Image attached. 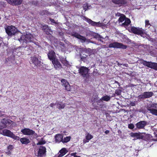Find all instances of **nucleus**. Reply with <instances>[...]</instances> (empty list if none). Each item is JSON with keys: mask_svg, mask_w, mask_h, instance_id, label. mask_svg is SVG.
Instances as JSON below:
<instances>
[{"mask_svg": "<svg viewBox=\"0 0 157 157\" xmlns=\"http://www.w3.org/2000/svg\"><path fill=\"white\" fill-rule=\"evenodd\" d=\"M121 90L120 89H117L115 90V93L118 95H119L121 94Z\"/></svg>", "mask_w": 157, "mask_h": 157, "instance_id": "37", "label": "nucleus"}, {"mask_svg": "<svg viewBox=\"0 0 157 157\" xmlns=\"http://www.w3.org/2000/svg\"><path fill=\"white\" fill-rule=\"evenodd\" d=\"M121 132L120 130H119V131H118V132Z\"/></svg>", "mask_w": 157, "mask_h": 157, "instance_id": "56", "label": "nucleus"}, {"mask_svg": "<svg viewBox=\"0 0 157 157\" xmlns=\"http://www.w3.org/2000/svg\"><path fill=\"white\" fill-rule=\"evenodd\" d=\"M31 64H33L34 65L37 67L41 65V62L39 60L38 58L35 56H31L30 59Z\"/></svg>", "mask_w": 157, "mask_h": 157, "instance_id": "12", "label": "nucleus"}, {"mask_svg": "<svg viewBox=\"0 0 157 157\" xmlns=\"http://www.w3.org/2000/svg\"><path fill=\"white\" fill-rule=\"evenodd\" d=\"M147 124V122L146 121H142L137 122L135 125L138 129H144V127Z\"/></svg>", "mask_w": 157, "mask_h": 157, "instance_id": "14", "label": "nucleus"}, {"mask_svg": "<svg viewBox=\"0 0 157 157\" xmlns=\"http://www.w3.org/2000/svg\"><path fill=\"white\" fill-rule=\"evenodd\" d=\"M74 157H80V156L76 155H75V156Z\"/></svg>", "mask_w": 157, "mask_h": 157, "instance_id": "55", "label": "nucleus"}, {"mask_svg": "<svg viewBox=\"0 0 157 157\" xmlns=\"http://www.w3.org/2000/svg\"><path fill=\"white\" fill-rule=\"evenodd\" d=\"M134 127L135 126L134 124L132 123L128 124V128L131 129H133L134 128Z\"/></svg>", "mask_w": 157, "mask_h": 157, "instance_id": "39", "label": "nucleus"}, {"mask_svg": "<svg viewBox=\"0 0 157 157\" xmlns=\"http://www.w3.org/2000/svg\"><path fill=\"white\" fill-rule=\"evenodd\" d=\"M21 132L24 135L29 136L37 135L34 131L29 128H25L22 129L21 130Z\"/></svg>", "mask_w": 157, "mask_h": 157, "instance_id": "7", "label": "nucleus"}, {"mask_svg": "<svg viewBox=\"0 0 157 157\" xmlns=\"http://www.w3.org/2000/svg\"><path fill=\"white\" fill-rule=\"evenodd\" d=\"M88 7L87 6L86 7H84V9L85 10V11H86L87 9H88Z\"/></svg>", "mask_w": 157, "mask_h": 157, "instance_id": "54", "label": "nucleus"}, {"mask_svg": "<svg viewBox=\"0 0 157 157\" xmlns=\"http://www.w3.org/2000/svg\"><path fill=\"white\" fill-rule=\"evenodd\" d=\"M4 128H5V127L3 126V124L1 121L0 122V130Z\"/></svg>", "mask_w": 157, "mask_h": 157, "instance_id": "43", "label": "nucleus"}, {"mask_svg": "<svg viewBox=\"0 0 157 157\" xmlns=\"http://www.w3.org/2000/svg\"><path fill=\"white\" fill-rule=\"evenodd\" d=\"M145 23L146 27H148L149 25H151L149 23V21L148 20H146Z\"/></svg>", "mask_w": 157, "mask_h": 157, "instance_id": "40", "label": "nucleus"}, {"mask_svg": "<svg viewBox=\"0 0 157 157\" xmlns=\"http://www.w3.org/2000/svg\"><path fill=\"white\" fill-rule=\"evenodd\" d=\"M27 49H29V50H30L31 51H33V47L31 46H30L29 47V48H27Z\"/></svg>", "mask_w": 157, "mask_h": 157, "instance_id": "47", "label": "nucleus"}, {"mask_svg": "<svg viewBox=\"0 0 157 157\" xmlns=\"http://www.w3.org/2000/svg\"><path fill=\"white\" fill-rule=\"evenodd\" d=\"M131 31L133 33L142 36L145 34L144 30L142 28L132 26L131 28Z\"/></svg>", "mask_w": 157, "mask_h": 157, "instance_id": "5", "label": "nucleus"}, {"mask_svg": "<svg viewBox=\"0 0 157 157\" xmlns=\"http://www.w3.org/2000/svg\"><path fill=\"white\" fill-rule=\"evenodd\" d=\"M93 136L89 133H87L86 136V139L83 140V143L85 144L88 142L89 141L93 138Z\"/></svg>", "mask_w": 157, "mask_h": 157, "instance_id": "24", "label": "nucleus"}, {"mask_svg": "<svg viewBox=\"0 0 157 157\" xmlns=\"http://www.w3.org/2000/svg\"><path fill=\"white\" fill-rule=\"evenodd\" d=\"M38 2H37V1H33V2H32V4L34 5L35 6H37L38 3Z\"/></svg>", "mask_w": 157, "mask_h": 157, "instance_id": "44", "label": "nucleus"}, {"mask_svg": "<svg viewBox=\"0 0 157 157\" xmlns=\"http://www.w3.org/2000/svg\"><path fill=\"white\" fill-rule=\"evenodd\" d=\"M20 140L21 143L24 144H27L30 142L29 139L25 137L21 138Z\"/></svg>", "mask_w": 157, "mask_h": 157, "instance_id": "29", "label": "nucleus"}, {"mask_svg": "<svg viewBox=\"0 0 157 157\" xmlns=\"http://www.w3.org/2000/svg\"><path fill=\"white\" fill-rule=\"evenodd\" d=\"M110 99V97L109 96L106 95L105 96H103L101 99L99 100L98 102V103L100 102L101 101H109Z\"/></svg>", "mask_w": 157, "mask_h": 157, "instance_id": "30", "label": "nucleus"}, {"mask_svg": "<svg viewBox=\"0 0 157 157\" xmlns=\"http://www.w3.org/2000/svg\"><path fill=\"white\" fill-rule=\"evenodd\" d=\"M46 141L45 140H41L38 142L36 144L37 145H43L45 144Z\"/></svg>", "mask_w": 157, "mask_h": 157, "instance_id": "38", "label": "nucleus"}, {"mask_svg": "<svg viewBox=\"0 0 157 157\" xmlns=\"http://www.w3.org/2000/svg\"><path fill=\"white\" fill-rule=\"evenodd\" d=\"M55 104L53 103H52L50 104V106L51 107H53V106L55 105Z\"/></svg>", "mask_w": 157, "mask_h": 157, "instance_id": "52", "label": "nucleus"}, {"mask_svg": "<svg viewBox=\"0 0 157 157\" xmlns=\"http://www.w3.org/2000/svg\"><path fill=\"white\" fill-rule=\"evenodd\" d=\"M52 62L56 70H59L62 68V65L57 59Z\"/></svg>", "mask_w": 157, "mask_h": 157, "instance_id": "16", "label": "nucleus"}, {"mask_svg": "<svg viewBox=\"0 0 157 157\" xmlns=\"http://www.w3.org/2000/svg\"><path fill=\"white\" fill-rule=\"evenodd\" d=\"M33 36L30 34H26L24 35H22L20 38L18 39V40L21 43L23 47L26 48L27 43L31 42L33 39Z\"/></svg>", "mask_w": 157, "mask_h": 157, "instance_id": "1", "label": "nucleus"}, {"mask_svg": "<svg viewBox=\"0 0 157 157\" xmlns=\"http://www.w3.org/2000/svg\"><path fill=\"white\" fill-rule=\"evenodd\" d=\"M153 95V93L152 92H145L142 94L139 95L137 98L139 99H143L150 98Z\"/></svg>", "mask_w": 157, "mask_h": 157, "instance_id": "9", "label": "nucleus"}, {"mask_svg": "<svg viewBox=\"0 0 157 157\" xmlns=\"http://www.w3.org/2000/svg\"><path fill=\"white\" fill-rule=\"evenodd\" d=\"M86 21L89 23L90 25L93 26H98L99 25L98 23L90 19L84 17Z\"/></svg>", "mask_w": 157, "mask_h": 157, "instance_id": "25", "label": "nucleus"}, {"mask_svg": "<svg viewBox=\"0 0 157 157\" xmlns=\"http://www.w3.org/2000/svg\"><path fill=\"white\" fill-rule=\"evenodd\" d=\"M6 154L8 155H10L11 154V152L10 151H8L6 152Z\"/></svg>", "mask_w": 157, "mask_h": 157, "instance_id": "49", "label": "nucleus"}, {"mask_svg": "<svg viewBox=\"0 0 157 157\" xmlns=\"http://www.w3.org/2000/svg\"><path fill=\"white\" fill-rule=\"evenodd\" d=\"M70 35L72 36L80 39L81 41L82 42H85L86 40V39L85 37L80 35L76 32H72L71 33Z\"/></svg>", "mask_w": 157, "mask_h": 157, "instance_id": "10", "label": "nucleus"}, {"mask_svg": "<svg viewBox=\"0 0 157 157\" xmlns=\"http://www.w3.org/2000/svg\"><path fill=\"white\" fill-rule=\"evenodd\" d=\"M46 149L44 146H40L38 149L37 157H43L46 155Z\"/></svg>", "mask_w": 157, "mask_h": 157, "instance_id": "8", "label": "nucleus"}, {"mask_svg": "<svg viewBox=\"0 0 157 157\" xmlns=\"http://www.w3.org/2000/svg\"><path fill=\"white\" fill-rule=\"evenodd\" d=\"M109 131L108 130H106L105 131V133L106 134H108L109 133Z\"/></svg>", "mask_w": 157, "mask_h": 157, "instance_id": "51", "label": "nucleus"}, {"mask_svg": "<svg viewBox=\"0 0 157 157\" xmlns=\"http://www.w3.org/2000/svg\"><path fill=\"white\" fill-rule=\"evenodd\" d=\"M13 133L10 130L7 129H4L2 131V134L3 135L10 137H11Z\"/></svg>", "mask_w": 157, "mask_h": 157, "instance_id": "23", "label": "nucleus"}, {"mask_svg": "<svg viewBox=\"0 0 157 157\" xmlns=\"http://www.w3.org/2000/svg\"><path fill=\"white\" fill-rule=\"evenodd\" d=\"M115 83L117 84L119 86H120L119 83L118 81H115Z\"/></svg>", "mask_w": 157, "mask_h": 157, "instance_id": "50", "label": "nucleus"}, {"mask_svg": "<svg viewBox=\"0 0 157 157\" xmlns=\"http://www.w3.org/2000/svg\"><path fill=\"white\" fill-rule=\"evenodd\" d=\"M49 20L52 23L55 24H57V23L55 21V20L52 18H49Z\"/></svg>", "mask_w": 157, "mask_h": 157, "instance_id": "42", "label": "nucleus"}, {"mask_svg": "<svg viewBox=\"0 0 157 157\" xmlns=\"http://www.w3.org/2000/svg\"><path fill=\"white\" fill-rule=\"evenodd\" d=\"M112 1L114 4L118 5L119 7L126 6L128 3L127 0H112Z\"/></svg>", "mask_w": 157, "mask_h": 157, "instance_id": "11", "label": "nucleus"}, {"mask_svg": "<svg viewBox=\"0 0 157 157\" xmlns=\"http://www.w3.org/2000/svg\"><path fill=\"white\" fill-rule=\"evenodd\" d=\"M48 56L49 60L52 62L57 59L56 58V54L53 50L49 51L48 53Z\"/></svg>", "mask_w": 157, "mask_h": 157, "instance_id": "15", "label": "nucleus"}, {"mask_svg": "<svg viewBox=\"0 0 157 157\" xmlns=\"http://www.w3.org/2000/svg\"><path fill=\"white\" fill-rule=\"evenodd\" d=\"M131 22L130 19L126 18L125 20V21L122 23V25L124 26H128L130 24Z\"/></svg>", "mask_w": 157, "mask_h": 157, "instance_id": "32", "label": "nucleus"}, {"mask_svg": "<svg viewBox=\"0 0 157 157\" xmlns=\"http://www.w3.org/2000/svg\"><path fill=\"white\" fill-rule=\"evenodd\" d=\"M4 115L2 114V111L0 110V117L4 116Z\"/></svg>", "mask_w": 157, "mask_h": 157, "instance_id": "48", "label": "nucleus"}, {"mask_svg": "<svg viewBox=\"0 0 157 157\" xmlns=\"http://www.w3.org/2000/svg\"><path fill=\"white\" fill-rule=\"evenodd\" d=\"M78 73L84 78H87L89 76L90 69L85 66H81L78 69Z\"/></svg>", "mask_w": 157, "mask_h": 157, "instance_id": "2", "label": "nucleus"}, {"mask_svg": "<svg viewBox=\"0 0 157 157\" xmlns=\"http://www.w3.org/2000/svg\"><path fill=\"white\" fill-rule=\"evenodd\" d=\"M126 18V16L124 14H122V16H120L118 20L119 23L122 22L124 21Z\"/></svg>", "mask_w": 157, "mask_h": 157, "instance_id": "33", "label": "nucleus"}, {"mask_svg": "<svg viewBox=\"0 0 157 157\" xmlns=\"http://www.w3.org/2000/svg\"><path fill=\"white\" fill-rule=\"evenodd\" d=\"M136 104V101H131L130 103V105L132 106H135Z\"/></svg>", "mask_w": 157, "mask_h": 157, "instance_id": "41", "label": "nucleus"}, {"mask_svg": "<svg viewBox=\"0 0 157 157\" xmlns=\"http://www.w3.org/2000/svg\"><path fill=\"white\" fill-rule=\"evenodd\" d=\"M60 61L61 63L64 66H67L69 65V63L68 61L66 60V58H61L60 59Z\"/></svg>", "mask_w": 157, "mask_h": 157, "instance_id": "31", "label": "nucleus"}, {"mask_svg": "<svg viewBox=\"0 0 157 157\" xmlns=\"http://www.w3.org/2000/svg\"><path fill=\"white\" fill-rule=\"evenodd\" d=\"M1 122L3 124V126L5 127V128H6L7 127V124L10 123L12 121L10 119L3 118L2 119Z\"/></svg>", "mask_w": 157, "mask_h": 157, "instance_id": "27", "label": "nucleus"}, {"mask_svg": "<svg viewBox=\"0 0 157 157\" xmlns=\"http://www.w3.org/2000/svg\"><path fill=\"white\" fill-rule=\"evenodd\" d=\"M76 153H72L71 154V156H74V157L75 156V155H76Z\"/></svg>", "mask_w": 157, "mask_h": 157, "instance_id": "53", "label": "nucleus"}, {"mask_svg": "<svg viewBox=\"0 0 157 157\" xmlns=\"http://www.w3.org/2000/svg\"><path fill=\"white\" fill-rule=\"evenodd\" d=\"M130 136L132 137H136L137 139H142V136L140 135V133L131 132L130 133Z\"/></svg>", "mask_w": 157, "mask_h": 157, "instance_id": "28", "label": "nucleus"}, {"mask_svg": "<svg viewBox=\"0 0 157 157\" xmlns=\"http://www.w3.org/2000/svg\"><path fill=\"white\" fill-rule=\"evenodd\" d=\"M71 139V137L70 136H67L63 139L62 143H67L70 141Z\"/></svg>", "mask_w": 157, "mask_h": 157, "instance_id": "34", "label": "nucleus"}, {"mask_svg": "<svg viewBox=\"0 0 157 157\" xmlns=\"http://www.w3.org/2000/svg\"><path fill=\"white\" fill-rule=\"evenodd\" d=\"M68 152L67 149L63 147L59 151L60 154L58 155V157H62L64 156Z\"/></svg>", "mask_w": 157, "mask_h": 157, "instance_id": "26", "label": "nucleus"}, {"mask_svg": "<svg viewBox=\"0 0 157 157\" xmlns=\"http://www.w3.org/2000/svg\"><path fill=\"white\" fill-rule=\"evenodd\" d=\"M91 36L101 42H103L102 40L104 39V38L101 35L95 33H93L91 34Z\"/></svg>", "mask_w": 157, "mask_h": 157, "instance_id": "22", "label": "nucleus"}, {"mask_svg": "<svg viewBox=\"0 0 157 157\" xmlns=\"http://www.w3.org/2000/svg\"><path fill=\"white\" fill-rule=\"evenodd\" d=\"M140 63L141 64H143L144 66H147L151 68L157 70V63H153L151 62H148L142 59L140 60Z\"/></svg>", "mask_w": 157, "mask_h": 157, "instance_id": "4", "label": "nucleus"}, {"mask_svg": "<svg viewBox=\"0 0 157 157\" xmlns=\"http://www.w3.org/2000/svg\"><path fill=\"white\" fill-rule=\"evenodd\" d=\"M6 33L9 36L14 35L17 31V29L13 25L7 26L5 28Z\"/></svg>", "mask_w": 157, "mask_h": 157, "instance_id": "3", "label": "nucleus"}, {"mask_svg": "<svg viewBox=\"0 0 157 157\" xmlns=\"http://www.w3.org/2000/svg\"><path fill=\"white\" fill-rule=\"evenodd\" d=\"M122 16V14L120 13L117 12L115 14V16L116 17H120Z\"/></svg>", "mask_w": 157, "mask_h": 157, "instance_id": "46", "label": "nucleus"}, {"mask_svg": "<svg viewBox=\"0 0 157 157\" xmlns=\"http://www.w3.org/2000/svg\"><path fill=\"white\" fill-rule=\"evenodd\" d=\"M42 30L47 35L50 34V32H52L51 29L48 27L47 25H44L41 27Z\"/></svg>", "mask_w": 157, "mask_h": 157, "instance_id": "20", "label": "nucleus"}, {"mask_svg": "<svg viewBox=\"0 0 157 157\" xmlns=\"http://www.w3.org/2000/svg\"><path fill=\"white\" fill-rule=\"evenodd\" d=\"M157 105V104L155 103L152 104L151 107L148 106L147 108V109L150 112V113L152 114L157 116V109H151V107H154V105Z\"/></svg>", "mask_w": 157, "mask_h": 157, "instance_id": "19", "label": "nucleus"}, {"mask_svg": "<svg viewBox=\"0 0 157 157\" xmlns=\"http://www.w3.org/2000/svg\"><path fill=\"white\" fill-rule=\"evenodd\" d=\"M7 2L11 5L14 6H18L21 5L23 0H6Z\"/></svg>", "mask_w": 157, "mask_h": 157, "instance_id": "17", "label": "nucleus"}, {"mask_svg": "<svg viewBox=\"0 0 157 157\" xmlns=\"http://www.w3.org/2000/svg\"><path fill=\"white\" fill-rule=\"evenodd\" d=\"M63 137V136L62 134H56L55 136V140L56 142L58 143L60 142H62Z\"/></svg>", "mask_w": 157, "mask_h": 157, "instance_id": "21", "label": "nucleus"}, {"mask_svg": "<svg viewBox=\"0 0 157 157\" xmlns=\"http://www.w3.org/2000/svg\"><path fill=\"white\" fill-rule=\"evenodd\" d=\"M61 82L62 85L64 87L66 90L68 91H71L70 85L66 80L62 79L61 80Z\"/></svg>", "mask_w": 157, "mask_h": 157, "instance_id": "13", "label": "nucleus"}, {"mask_svg": "<svg viewBox=\"0 0 157 157\" xmlns=\"http://www.w3.org/2000/svg\"><path fill=\"white\" fill-rule=\"evenodd\" d=\"M109 48H122L125 49L127 48V46L123 44L118 42H114L110 43L108 45Z\"/></svg>", "mask_w": 157, "mask_h": 157, "instance_id": "6", "label": "nucleus"}, {"mask_svg": "<svg viewBox=\"0 0 157 157\" xmlns=\"http://www.w3.org/2000/svg\"><path fill=\"white\" fill-rule=\"evenodd\" d=\"M11 138L14 139V140H19L20 139V137L19 136H15L13 133Z\"/></svg>", "mask_w": 157, "mask_h": 157, "instance_id": "36", "label": "nucleus"}, {"mask_svg": "<svg viewBox=\"0 0 157 157\" xmlns=\"http://www.w3.org/2000/svg\"><path fill=\"white\" fill-rule=\"evenodd\" d=\"M57 105L58 106V109H63L64 108L66 105V104L65 103L63 104L58 103L57 104Z\"/></svg>", "mask_w": 157, "mask_h": 157, "instance_id": "35", "label": "nucleus"}, {"mask_svg": "<svg viewBox=\"0 0 157 157\" xmlns=\"http://www.w3.org/2000/svg\"><path fill=\"white\" fill-rule=\"evenodd\" d=\"M13 146L12 145H9L7 148L8 149H10V150H12L13 149Z\"/></svg>", "mask_w": 157, "mask_h": 157, "instance_id": "45", "label": "nucleus"}, {"mask_svg": "<svg viewBox=\"0 0 157 157\" xmlns=\"http://www.w3.org/2000/svg\"><path fill=\"white\" fill-rule=\"evenodd\" d=\"M87 51V49H85V51L82 52L81 54H80V55L81 60L84 63H86L88 61V55L84 53V52L86 53Z\"/></svg>", "mask_w": 157, "mask_h": 157, "instance_id": "18", "label": "nucleus"}]
</instances>
